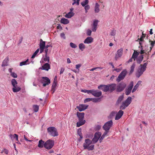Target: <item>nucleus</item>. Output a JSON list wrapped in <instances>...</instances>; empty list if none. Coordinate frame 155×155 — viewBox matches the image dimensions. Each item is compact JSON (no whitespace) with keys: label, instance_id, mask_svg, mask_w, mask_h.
I'll use <instances>...</instances> for the list:
<instances>
[{"label":"nucleus","instance_id":"nucleus-1","mask_svg":"<svg viewBox=\"0 0 155 155\" xmlns=\"http://www.w3.org/2000/svg\"><path fill=\"white\" fill-rule=\"evenodd\" d=\"M84 113L77 112V116L78 118L79 119V121L77 123V127H79L85 123V120H84Z\"/></svg>","mask_w":155,"mask_h":155},{"label":"nucleus","instance_id":"nucleus-2","mask_svg":"<svg viewBox=\"0 0 155 155\" xmlns=\"http://www.w3.org/2000/svg\"><path fill=\"white\" fill-rule=\"evenodd\" d=\"M92 143V142L89 139H87L85 140L83 144V147L84 149H87L88 150H93L94 148V145H90Z\"/></svg>","mask_w":155,"mask_h":155},{"label":"nucleus","instance_id":"nucleus-3","mask_svg":"<svg viewBox=\"0 0 155 155\" xmlns=\"http://www.w3.org/2000/svg\"><path fill=\"white\" fill-rule=\"evenodd\" d=\"M147 63H145L143 64H140V68L137 70L136 74V76L137 78L140 77L146 70Z\"/></svg>","mask_w":155,"mask_h":155},{"label":"nucleus","instance_id":"nucleus-4","mask_svg":"<svg viewBox=\"0 0 155 155\" xmlns=\"http://www.w3.org/2000/svg\"><path fill=\"white\" fill-rule=\"evenodd\" d=\"M47 131L49 135L53 136L55 137L58 135L57 129L54 127H50L48 128Z\"/></svg>","mask_w":155,"mask_h":155},{"label":"nucleus","instance_id":"nucleus-5","mask_svg":"<svg viewBox=\"0 0 155 155\" xmlns=\"http://www.w3.org/2000/svg\"><path fill=\"white\" fill-rule=\"evenodd\" d=\"M132 101L131 97H129L125 101L123 102L120 107V109H124L131 103Z\"/></svg>","mask_w":155,"mask_h":155},{"label":"nucleus","instance_id":"nucleus-6","mask_svg":"<svg viewBox=\"0 0 155 155\" xmlns=\"http://www.w3.org/2000/svg\"><path fill=\"white\" fill-rule=\"evenodd\" d=\"M54 145V141L51 140H48L45 143L44 147L46 149L49 150L52 148Z\"/></svg>","mask_w":155,"mask_h":155},{"label":"nucleus","instance_id":"nucleus-7","mask_svg":"<svg viewBox=\"0 0 155 155\" xmlns=\"http://www.w3.org/2000/svg\"><path fill=\"white\" fill-rule=\"evenodd\" d=\"M113 125V122L112 120H110L106 123L104 126V129L106 131L109 132V130Z\"/></svg>","mask_w":155,"mask_h":155},{"label":"nucleus","instance_id":"nucleus-8","mask_svg":"<svg viewBox=\"0 0 155 155\" xmlns=\"http://www.w3.org/2000/svg\"><path fill=\"white\" fill-rule=\"evenodd\" d=\"M101 134V132H96L94 135V138L91 140L92 142V143H97L100 138V137Z\"/></svg>","mask_w":155,"mask_h":155},{"label":"nucleus","instance_id":"nucleus-9","mask_svg":"<svg viewBox=\"0 0 155 155\" xmlns=\"http://www.w3.org/2000/svg\"><path fill=\"white\" fill-rule=\"evenodd\" d=\"M127 73V71L126 70H124L122 71L118 76V78L117 79V81L118 82H119L123 79L126 75Z\"/></svg>","mask_w":155,"mask_h":155},{"label":"nucleus","instance_id":"nucleus-10","mask_svg":"<svg viewBox=\"0 0 155 155\" xmlns=\"http://www.w3.org/2000/svg\"><path fill=\"white\" fill-rule=\"evenodd\" d=\"M126 86V84L123 83L121 82L120 83L117 87V92H121L123 91Z\"/></svg>","mask_w":155,"mask_h":155},{"label":"nucleus","instance_id":"nucleus-11","mask_svg":"<svg viewBox=\"0 0 155 155\" xmlns=\"http://www.w3.org/2000/svg\"><path fill=\"white\" fill-rule=\"evenodd\" d=\"M42 79V83H43V86H46L50 83V80L47 77H43Z\"/></svg>","mask_w":155,"mask_h":155},{"label":"nucleus","instance_id":"nucleus-12","mask_svg":"<svg viewBox=\"0 0 155 155\" xmlns=\"http://www.w3.org/2000/svg\"><path fill=\"white\" fill-rule=\"evenodd\" d=\"M133 87V81H132L129 85L128 88L126 89L125 94L126 95H128L130 94Z\"/></svg>","mask_w":155,"mask_h":155},{"label":"nucleus","instance_id":"nucleus-13","mask_svg":"<svg viewBox=\"0 0 155 155\" xmlns=\"http://www.w3.org/2000/svg\"><path fill=\"white\" fill-rule=\"evenodd\" d=\"M50 68L51 66L50 64H49L48 63H45L43 66H42V67L40 69L42 70L48 71Z\"/></svg>","mask_w":155,"mask_h":155},{"label":"nucleus","instance_id":"nucleus-14","mask_svg":"<svg viewBox=\"0 0 155 155\" xmlns=\"http://www.w3.org/2000/svg\"><path fill=\"white\" fill-rule=\"evenodd\" d=\"M88 106L84 104H80L78 106H77V108L80 111H82L86 109Z\"/></svg>","mask_w":155,"mask_h":155},{"label":"nucleus","instance_id":"nucleus-15","mask_svg":"<svg viewBox=\"0 0 155 155\" xmlns=\"http://www.w3.org/2000/svg\"><path fill=\"white\" fill-rule=\"evenodd\" d=\"M98 89H101L104 92H107L109 91V88L108 85H101L98 87Z\"/></svg>","mask_w":155,"mask_h":155},{"label":"nucleus","instance_id":"nucleus-16","mask_svg":"<svg viewBox=\"0 0 155 155\" xmlns=\"http://www.w3.org/2000/svg\"><path fill=\"white\" fill-rule=\"evenodd\" d=\"M123 111L122 110H119L115 118V120H118L120 119L123 115Z\"/></svg>","mask_w":155,"mask_h":155},{"label":"nucleus","instance_id":"nucleus-17","mask_svg":"<svg viewBox=\"0 0 155 155\" xmlns=\"http://www.w3.org/2000/svg\"><path fill=\"white\" fill-rule=\"evenodd\" d=\"M116 86V85L115 84H108V87L109 88V91L110 92H112L115 90Z\"/></svg>","mask_w":155,"mask_h":155},{"label":"nucleus","instance_id":"nucleus-18","mask_svg":"<svg viewBox=\"0 0 155 155\" xmlns=\"http://www.w3.org/2000/svg\"><path fill=\"white\" fill-rule=\"evenodd\" d=\"M123 53L122 49H119L117 51V54L116 55V60H117L122 55Z\"/></svg>","mask_w":155,"mask_h":155},{"label":"nucleus","instance_id":"nucleus-19","mask_svg":"<svg viewBox=\"0 0 155 155\" xmlns=\"http://www.w3.org/2000/svg\"><path fill=\"white\" fill-rule=\"evenodd\" d=\"M93 38L91 37H87L84 41V43L85 44H89L93 41Z\"/></svg>","mask_w":155,"mask_h":155},{"label":"nucleus","instance_id":"nucleus-20","mask_svg":"<svg viewBox=\"0 0 155 155\" xmlns=\"http://www.w3.org/2000/svg\"><path fill=\"white\" fill-rule=\"evenodd\" d=\"M98 22V21L97 20L94 21L93 24V27L92 29V30L93 31L95 32L96 31Z\"/></svg>","mask_w":155,"mask_h":155},{"label":"nucleus","instance_id":"nucleus-21","mask_svg":"<svg viewBox=\"0 0 155 155\" xmlns=\"http://www.w3.org/2000/svg\"><path fill=\"white\" fill-rule=\"evenodd\" d=\"M102 94V93L101 91H97L94 90V92L93 95L94 96L98 97L101 96Z\"/></svg>","mask_w":155,"mask_h":155},{"label":"nucleus","instance_id":"nucleus-22","mask_svg":"<svg viewBox=\"0 0 155 155\" xmlns=\"http://www.w3.org/2000/svg\"><path fill=\"white\" fill-rule=\"evenodd\" d=\"M60 22L64 25L67 24L69 22V21L67 19L64 18H62Z\"/></svg>","mask_w":155,"mask_h":155},{"label":"nucleus","instance_id":"nucleus-23","mask_svg":"<svg viewBox=\"0 0 155 155\" xmlns=\"http://www.w3.org/2000/svg\"><path fill=\"white\" fill-rule=\"evenodd\" d=\"M45 143L44 141L42 140H41L38 142V147L40 148H42L43 147H44Z\"/></svg>","mask_w":155,"mask_h":155},{"label":"nucleus","instance_id":"nucleus-24","mask_svg":"<svg viewBox=\"0 0 155 155\" xmlns=\"http://www.w3.org/2000/svg\"><path fill=\"white\" fill-rule=\"evenodd\" d=\"M74 14L72 12L70 11L69 12L68 14H66L65 17L66 18H70L73 16Z\"/></svg>","mask_w":155,"mask_h":155},{"label":"nucleus","instance_id":"nucleus-25","mask_svg":"<svg viewBox=\"0 0 155 155\" xmlns=\"http://www.w3.org/2000/svg\"><path fill=\"white\" fill-rule=\"evenodd\" d=\"M8 58L7 57L3 61L2 66V67L6 66L8 65Z\"/></svg>","mask_w":155,"mask_h":155},{"label":"nucleus","instance_id":"nucleus-26","mask_svg":"<svg viewBox=\"0 0 155 155\" xmlns=\"http://www.w3.org/2000/svg\"><path fill=\"white\" fill-rule=\"evenodd\" d=\"M39 46L40 48H45V42L43 41L41 39L40 40Z\"/></svg>","mask_w":155,"mask_h":155},{"label":"nucleus","instance_id":"nucleus-27","mask_svg":"<svg viewBox=\"0 0 155 155\" xmlns=\"http://www.w3.org/2000/svg\"><path fill=\"white\" fill-rule=\"evenodd\" d=\"M100 5L97 3H95L94 7V11L96 13H98L100 11Z\"/></svg>","mask_w":155,"mask_h":155},{"label":"nucleus","instance_id":"nucleus-28","mask_svg":"<svg viewBox=\"0 0 155 155\" xmlns=\"http://www.w3.org/2000/svg\"><path fill=\"white\" fill-rule=\"evenodd\" d=\"M140 52H138L136 51H134L132 56V58H133L134 60H135V59L136 58L139 54Z\"/></svg>","mask_w":155,"mask_h":155},{"label":"nucleus","instance_id":"nucleus-29","mask_svg":"<svg viewBox=\"0 0 155 155\" xmlns=\"http://www.w3.org/2000/svg\"><path fill=\"white\" fill-rule=\"evenodd\" d=\"M149 42H150V45H151V47L150 48V51L148 52V53H149V52H150L152 50V48H153V47L155 44V41H152L150 40Z\"/></svg>","mask_w":155,"mask_h":155},{"label":"nucleus","instance_id":"nucleus-30","mask_svg":"<svg viewBox=\"0 0 155 155\" xmlns=\"http://www.w3.org/2000/svg\"><path fill=\"white\" fill-rule=\"evenodd\" d=\"M21 90V88L19 87L15 86L12 88V91L14 92H17Z\"/></svg>","mask_w":155,"mask_h":155},{"label":"nucleus","instance_id":"nucleus-31","mask_svg":"<svg viewBox=\"0 0 155 155\" xmlns=\"http://www.w3.org/2000/svg\"><path fill=\"white\" fill-rule=\"evenodd\" d=\"M11 82L12 84L13 87H15V86H17L18 83L15 79H12Z\"/></svg>","mask_w":155,"mask_h":155},{"label":"nucleus","instance_id":"nucleus-32","mask_svg":"<svg viewBox=\"0 0 155 155\" xmlns=\"http://www.w3.org/2000/svg\"><path fill=\"white\" fill-rule=\"evenodd\" d=\"M108 132L105 131V132H104V134H103L102 136L100 138V139H99V141H100V143H101L102 142L103 140L105 137V136L108 133Z\"/></svg>","mask_w":155,"mask_h":155},{"label":"nucleus","instance_id":"nucleus-33","mask_svg":"<svg viewBox=\"0 0 155 155\" xmlns=\"http://www.w3.org/2000/svg\"><path fill=\"white\" fill-rule=\"evenodd\" d=\"M139 44L140 45H141V48H140L141 50L140 51V54H142L144 53H145L146 54H148L149 53H148V52L147 53L145 52V51H147V50H146L145 51L143 49V47L141 45V43L140 42Z\"/></svg>","mask_w":155,"mask_h":155},{"label":"nucleus","instance_id":"nucleus-34","mask_svg":"<svg viewBox=\"0 0 155 155\" xmlns=\"http://www.w3.org/2000/svg\"><path fill=\"white\" fill-rule=\"evenodd\" d=\"M135 66V63L133 64L130 67V70L129 72L130 74H131L134 72Z\"/></svg>","mask_w":155,"mask_h":155},{"label":"nucleus","instance_id":"nucleus-35","mask_svg":"<svg viewBox=\"0 0 155 155\" xmlns=\"http://www.w3.org/2000/svg\"><path fill=\"white\" fill-rule=\"evenodd\" d=\"M79 49L81 51H83L84 49L85 48V46L83 43H81L79 45Z\"/></svg>","mask_w":155,"mask_h":155},{"label":"nucleus","instance_id":"nucleus-36","mask_svg":"<svg viewBox=\"0 0 155 155\" xmlns=\"http://www.w3.org/2000/svg\"><path fill=\"white\" fill-rule=\"evenodd\" d=\"M124 98V95H122L120 96L118 98V99L117 101V104L120 103L122 101Z\"/></svg>","mask_w":155,"mask_h":155},{"label":"nucleus","instance_id":"nucleus-37","mask_svg":"<svg viewBox=\"0 0 155 155\" xmlns=\"http://www.w3.org/2000/svg\"><path fill=\"white\" fill-rule=\"evenodd\" d=\"M88 3V0H85L84 1L81 2V4L82 6L84 7L85 5H87Z\"/></svg>","mask_w":155,"mask_h":155},{"label":"nucleus","instance_id":"nucleus-38","mask_svg":"<svg viewBox=\"0 0 155 155\" xmlns=\"http://www.w3.org/2000/svg\"><path fill=\"white\" fill-rule=\"evenodd\" d=\"M33 108L35 112H37L39 110V106L36 105H34L33 106Z\"/></svg>","mask_w":155,"mask_h":155},{"label":"nucleus","instance_id":"nucleus-39","mask_svg":"<svg viewBox=\"0 0 155 155\" xmlns=\"http://www.w3.org/2000/svg\"><path fill=\"white\" fill-rule=\"evenodd\" d=\"M28 61V59H27L26 61H23L20 62V66H22L24 65L28 64L29 63H27V62Z\"/></svg>","mask_w":155,"mask_h":155},{"label":"nucleus","instance_id":"nucleus-40","mask_svg":"<svg viewBox=\"0 0 155 155\" xmlns=\"http://www.w3.org/2000/svg\"><path fill=\"white\" fill-rule=\"evenodd\" d=\"M50 58L49 56H48L47 54H45V58L44 59V61H48V63L49 62Z\"/></svg>","mask_w":155,"mask_h":155},{"label":"nucleus","instance_id":"nucleus-41","mask_svg":"<svg viewBox=\"0 0 155 155\" xmlns=\"http://www.w3.org/2000/svg\"><path fill=\"white\" fill-rule=\"evenodd\" d=\"M146 36V34H144L143 32L142 35L141 37L139 39L140 41H142L143 40V38H145Z\"/></svg>","mask_w":155,"mask_h":155},{"label":"nucleus","instance_id":"nucleus-42","mask_svg":"<svg viewBox=\"0 0 155 155\" xmlns=\"http://www.w3.org/2000/svg\"><path fill=\"white\" fill-rule=\"evenodd\" d=\"M70 45L71 47L73 48H75L77 47V46L76 44L72 42L70 43Z\"/></svg>","mask_w":155,"mask_h":155},{"label":"nucleus","instance_id":"nucleus-43","mask_svg":"<svg viewBox=\"0 0 155 155\" xmlns=\"http://www.w3.org/2000/svg\"><path fill=\"white\" fill-rule=\"evenodd\" d=\"M84 7V9L85 10V12L86 13H87V10H89L90 8V7L89 5H85Z\"/></svg>","mask_w":155,"mask_h":155},{"label":"nucleus","instance_id":"nucleus-44","mask_svg":"<svg viewBox=\"0 0 155 155\" xmlns=\"http://www.w3.org/2000/svg\"><path fill=\"white\" fill-rule=\"evenodd\" d=\"M11 76L14 78H16L17 77V74L13 72L11 74Z\"/></svg>","mask_w":155,"mask_h":155},{"label":"nucleus","instance_id":"nucleus-45","mask_svg":"<svg viewBox=\"0 0 155 155\" xmlns=\"http://www.w3.org/2000/svg\"><path fill=\"white\" fill-rule=\"evenodd\" d=\"M92 99L93 98H87L84 100V102L85 103H86L87 102H89L91 101H92Z\"/></svg>","mask_w":155,"mask_h":155},{"label":"nucleus","instance_id":"nucleus-46","mask_svg":"<svg viewBox=\"0 0 155 155\" xmlns=\"http://www.w3.org/2000/svg\"><path fill=\"white\" fill-rule=\"evenodd\" d=\"M56 82L54 80V81L53 84L52 85V88L55 89L56 87Z\"/></svg>","mask_w":155,"mask_h":155},{"label":"nucleus","instance_id":"nucleus-47","mask_svg":"<svg viewBox=\"0 0 155 155\" xmlns=\"http://www.w3.org/2000/svg\"><path fill=\"white\" fill-rule=\"evenodd\" d=\"M116 35V31L112 30L110 32V35L111 36H115Z\"/></svg>","mask_w":155,"mask_h":155},{"label":"nucleus","instance_id":"nucleus-48","mask_svg":"<svg viewBox=\"0 0 155 155\" xmlns=\"http://www.w3.org/2000/svg\"><path fill=\"white\" fill-rule=\"evenodd\" d=\"M99 68L102 69H103V68L101 67H97L91 69V70H90V71H93L94 70H96L97 69H99Z\"/></svg>","mask_w":155,"mask_h":155},{"label":"nucleus","instance_id":"nucleus-49","mask_svg":"<svg viewBox=\"0 0 155 155\" xmlns=\"http://www.w3.org/2000/svg\"><path fill=\"white\" fill-rule=\"evenodd\" d=\"M138 86H137V85L136 84L134 87V88L133 89V90H132V92L133 93L134 91H135L137 89Z\"/></svg>","mask_w":155,"mask_h":155},{"label":"nucleus","instance_id":"nucleus-50","mask_svg":"<svg viewBox=\"0 0 155 155\" xmlns=\"http://www.w3.org/2000/svg\"><path fill=\"white\" fill-rule=\"evenodd\" d=\"M61 37V38H63L64 39H65L66 38V37L65 36V35L64 33H62L60 35Z\"/></svg>","mask_w":155,"mask_h":155},{"label":"nucleus","instance_id":"nucleus-51","mask_svg":"<svg viewBox=\"0 0 155 155\" xmlns=\"http://www.w3.org/2000/svg\"><path fill=\"white\" fill-rule=\"evenodd\" d=\"M100 100V98H93L92 101L94 102H97Z\"/></svg>","mask_w":155,"mask_h":155},{"label":"nucleus","instance_id":"nucleus-52","mask_svg":"<svg viewBox=\"0 0 155 155\" xmlns=\"http://www.w3.org/2000/svg\"><path fill=\"white\" fill-rule=\"evenodd\" d=\"M14 137H13V139H15L16 140H18V135L15 134L14 135Z\"/></svg>","mask_w":155,"mask_h":155},{"label":"nucleus","instance_id":"nucleus-53","mask_svg":"<svg viewBox=\"0 0 155 155\" xmlns=\"http://www.w3.org/2000/svg\"><path fill=\"white\" fill-rule=\"evenodd\" d=\"M91 31L90 30L88 29L87 30V35L89 36L91 35Z\"/></svg>","mask_w":155,"mask_h":155},{"label":"nucleus","instance_id":"nucleus-54","mask_svg":"<svg viewBox=\"0 0 155 155\" xmlns=\"http://www.w3.org/2000/svg\"><path fill=\"white\" fill-rule=\"evenodd\" d=\"M115 114H116L115 112H114L113 111L112 112H111V113H110V117H112L113 116H114Z\"/></svg>","mask_w":155,"mask_h":155},{"label":"nucleus","instance_id":"nucleus-55","mask_svg":"<svg viewBox=\"0 0 155 155\" xmlns=\"http://www.w3.org/2000/svg\"><path fill=\"white\" fill-rule=\"evenodd\" d=\"M23 37H20V39L19 40V41H18V44H20L22 42V41H23Z\"/></svg>","mask_w":155,"mask_h":155},{"label":"nucleus","instance_id":"nucleus-56","mask_svg":"<svg viewBox=\"0 0 155 155\" xmlns=\"http://www.w3.org/2000/svg\"><path fill=\"white\" fill-rule=\"evenodd\" d=\"M143 58V55H141L139 57L138 59H140V61H142Z\"/></svg>","mask_w":155,"mask_h":155},{"label":"nucleus","instance_id":"nucleus-57","mask_svg":"<svg viewBox=\"0 0 155 155\" xmlns=\"http://www.w3.org/2000/svg\"><path fill=\"white\" fill-rule=\"evenodd\" d=\"M57 28V29H60L61 30L62 29V27L61 26V25L60 24H58Z\"/></svg>","mask_w":155,"mask_h":155},{"label":"nucleus","instance_id":"nucleus-58","mask_svg":"<svg viewBox=\"0 0 155 155\" xmlns=\"http://www.w3.org/2000/svg\"><path fill=\"white\" fill-rule=\"evenodd\" d=\"M38 53H37L35 51L32 56L31 58H34L36 55Z\"/></svg>","mask_w":155,"mask_h":155},{"label":"nucleus","instance_id":"nucleus-59","mask_svg":"<svg viewBox=\"0 0 155 155\" xmlns=\"http://www.w3.org/2000/svg\"><path fill=\"white\" fill-rule=\"evenodd\" d=\"M78 134L80 136V138L81 139H82L83 138V136L82 135V134L81 133V132H79V130L78 131Z\"/></svg>","mask_w":155,"mask_h":155},{"label":"nucleus","instance_id":"nucleus-60","mask_svg":"<svg viewBox=\"0 0 155 155\" xmlns=\"http://www.w3.org/2000/svg\"><path fill=\"white\" fill-rule=\"evenodd\" d=\"M81 66V64H77L76 65V68L77 69H78V70L79 68Z\"/></svg>","mask_w":155,"mask_h":155},{"label":"nucleus","instance_id":"nucleus-61","mask_svg":"<svg viewBox=\"0 0 155 155\" xmlns=\"http://www.w3.org/2000/svg\"><path fill=\"white\" fill-rule=\"evenodd\" d=\"M24 139H25V140H26L27 141H28L29 142H31L32 140H28V139L27 138L25 135H24Z\"/></svg>","mask_w":155,"mask_h":155},{"label":"nucleus","instance_id":"nucleus-62","mask_svg":"<svg viewBox=\"0 0 155 155\" xmlns=\"http://www.w3.org/2000/svg\"><path fill=\"white\" fill-rule=\"evenodd\" d=\"M88 91H89V93H91L93 95L94 92V90H89Z\"/></svg>","mask_w":155,"mask_h":155},{"label":"nucleus","instance_id":"nucleus-63","mask_svg":"<svg viewBox=\"0 0 155 155\" xmlns=\"http://www.w3.org/2000/svg\"><path fill=\"white\" fill-rule=\"evenodd\" d=\"M45 48H40V53H42L44 51V49Z\"/></svg>","mask_w":155,"mask_h":155},{"label":"nucleus","instance_id":"nucleus-64","mask_svg":"<svg viewBox=\"0 0 155 155\" xmlns=\"http://www.w3.org/2000/svg\"><path fill=\"white\" fill-rule=\"evenodd\" d=\"M64 68H62L61 69V71H60V74H62L63 73V72H64Z\"/></svg>","mask_w":155,"mask_h":155}]
</instances>
